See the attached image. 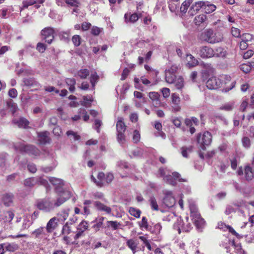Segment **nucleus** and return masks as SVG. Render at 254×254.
<instances>
[{"instance_id": "e2e57ef3", "label": "nucleus", "mask_w": 254, "mask_h": 254, "mask_svg": "<svg viewBox=\"0 0 254 254\" xmlns=\"http://www.w3.org/2000/svg\"><path fill=\"white\" fill-rule=\"evenodd\" d=\"M134 96L136 98V99L141 100L142 103L146 102V99L144 97H143V95L142 93L135 91L134 92Z\"/></svg>"}, {"instance_id": "f704fd0d", "label": "nucleus", "mask_w": 254, "mask_h": 254, "mask_svg": "<svg viewBox=\"0 0 254 254\" xmlns=\"http://www.w3.org/2000/svg\"><path fill=\"white\" fill-rule=\"evenodd\" d=\"M187 65L189 67H193L198 64V61L191 55H188L187 56Z\"/></svg>"}, {"instance_id": "c85d7f7f", "label": "nucleus", "mask_w": 254, "mask_h": 254, "mask_svg": "<svg viewBox=\"0 0 254 254\" xmlns=\"http://www.w3.org/2000/svg\"><path fill=\"white\" fill-rule=\"evenodd\" d=\"M245 177L247 181H250L254 177L253 168L250 166L245 167Z\"/></svg>"}, {"instance_id": "f8f14e48", "label": "nucleus", "mask_w": 254, "mask_h": 254, "mask_svg": "<svg viewBox=\"0 0 254 254\" xmlns=\"http://www.w3.org/2000/svg\"><path fill=\"white\" fill-rule=\"evenodd\" d=\"M54 33V29L50 27L44 28L41 32L43 38L45 40V42H47L48 44H51L53 40Z\"/></svg>"}, {"instance_id": "1a4fd4ad", "label": "nucleus", "mask_w": 254, "mask_h": 254, "mask_svg": "<svg viewBox=\"0 0 254 254\" xmlns=\"http://www.w3.org/2000/svg\"><path fill=\"white\" fill-rule=\"evenodd\" d=\"M14 216V213L11 211H8L4 212L2 216L0 221L1 225L5 229H8L9 225L11 224V221Z\"/></svg>"}, {"instance_id": "052dcab7", "label": "nucleus", "mask_w": 254, "mask_h": 254, "mask_svg": "<svg viewBox=\"0 0 254 254\" xmlns=\"http://www.w3.org/2000/svg\"><path fill=\"white\" fill-rule=\"evenodd\" d=\"M253 39L252 35L249 33H245L242 36V41L248 43V42L251 41Z\"/></svg>"}, {"instance_id": "4468645a", "label": "nucleus", "mask_w": 254, "mask_h": 254, "mask_svg": "<svg viewBox=\"0 0 254 254\" xmlns=\"http://www.w3.org/2000/svg\"><path fill=\"white\" fill-rule=\"evenodd\" d=\"M172 108L174 111L178 112L181 110V100L179 95L177 93H172L171 95Z\"/></svg>"}, {"instance_id": "a878e982", "label": "nucleus", "mask_w": 254, "mask_h": 254, "mask_svg": "<svg viewBox=\"0 0 254 254\" xmlns=\"http://www.w3.org/2000/svg\"><path fill=\"white\" fill-rule=\"evenodd\" d=\"M203 9L206 13L209 14L214 11L216 9V6L208 1H204Z\"/></svg>"}, {"instance_id": "de8ad7c7", "label": "nucleus", "mask_w": 254, "mask_h": 254, "mask_svg": "<svg viewBox=\"0 0 254 254\" xmlns=\"http://www.w3.org/2000/svg\"><path fill=\"white\" fill-rule=\"evenodd\" d=\"M149 202L151 207L153 210L158 211L159 210L158 205L156 199L154 196H151L149 200Z\"/></svg>"}, {"instance_id": "f257e3e1", "label": "nucleus", "mask_w": 254, "mask_h": 254, "mask_svg": "<svg viewBox=\"0 0 254 254\" xmlns=\"http://www.w3.org/2000/svg\"><path fill=\"white\" fill-rule=\"evenodd\" d=\"M166 170L163 168H160L159 170V174L161 176L164 177V180L167 183L172 186H175L177 182H185L186 180L181 178L180 175L177 172H173L172 175L166 174Z\"/></svg>"}, {"instance_id": "5701e85b", "label": "nucleus", "mask_w": 254, "mask_h": 254, "mask_svg": "<svg viewBox=\"0 0 254 254\" xmlns=\"http://www.w3.org/2000/svg\"><path fill=\"white\" fill-rule=\"evenodd\" d=\"M125 19L127 23H133L138 19V16L136 13H127L125 14Z\"/></svg>"}, {"instance_id": "393cba45", "label": "nucleus", "mask_w": 254, "mask_h": 254, "mask_svg": "<svg viewBox=\"0 0 254 254\" xmlns=\"http://www.w3.org/2000/svg\"><path fill=\"white\" fill-rule=\"evenodd\" d=\"M48 132L47 131L39 133L38 140L41 144H46L49 143L50 138L48 136Z\"/></svg>"}, {"instance_id": "72a5a7b5", "label": "nucleus", "mask_w": 254, "mask_h": 254, "mask_svg": "<svg viewBox=\"0 0 254 254\" xmlns=\"http://www.w3.org/2000/svg\"><path fill=\"white\" fill-rule=\"evenodd\" d=\"M92 203V201L90 200H85L83 202V212L82 214L84 215H88L90 214V206Z\"/></svg>"}, {"instance_id": "37998d69", "label": "nucleus", "mask_w": 254, "mask_h": 254, "mask_svg": "<svg viewBox=\"0 0 254 254\" xmlns=\"http://www.w3.org/2000/svg\"><path fill=\"white\" fill-rule=\"evenodd\" d=\"M45 0H27L23 1V8H27L28 6L32 5L34 3H42Z\"/></svg>"}, {"instance_id": "603ef678", "label": "nucleus", "mask_w": 254, "mask_h": 254, "mask_svg": "<svg viewBox=\"0 0 254 254\" xmlns=\"http://www.w3.org/2000/svg\"><path fill=\"white\" fill-rule=\"evenodd\" d=\"M77 74L80 78L85 79L89 75V71L87 69H81L77 72Z\"/></svg>"}, {"instance_id": "e433bc0d", "label": "nucleus", "mask_w": 254, "mask_h": 254, "mask_svg": "<svg viewBox=\"0 0 254 254\" xmlns=\"http://www.w3.org/2000/svg\"><path fill=\"white\" fill-rule=\"evenodd\" d=\"M137 243L133 239H129L127 242V245L132 251L133 254L137 251Z\"/></svg>"}, {"instance_id": "a19ab883", "label": "nucleus", "mask_w": 254, "mask_h": 254, "mask_svg": "<svg viewBox=\"0 0 254 254\" xmlns=\"http://www.w3.org/2000/svg\"><path fill=\"white\" fill-rule=\"evenodd\" d=\"M190 217H191L192 219L196 218V217H197L200 215L195 204H190Z\"/></svg>"}, {"instance_id": "6e6552de", "label": "nucleus", "mask_w": 254, "mask_h": 254, "mask_svg": "<svg viewBox=\"0 0 254 254\" xmlns=\"http://www.w3.org/2000/svg\"><path fill=\"white\" fill-rule=\"evenodd\" d=\"M197 53L202 59L211 58L215 56L214 50L209 46H201L198 48Z\"/></svg>"}, {"instance_id": "09e8293b", "label": "nucleus", "mask_w": 254, "mask_h": 254, "mask_svg": "<svg viewBox=\"0 0 254 254\" xmlns=\"http://www.w3.org/2000/svg\"><path fill=\"white\" fill-rule=\"evenodd\" d=\"M192 2V0H186L184 1L181 5L180 7V10L181 12L185 13L189 6Z\"/></svg>"}, {"instance_id": "bf43d9fd", "label": "nucleus", "mask_w": 254, "mask_h": 254, "mask_svg": "<svg viewBox=\"0 0 254 254\" xmlns=\"http://www.w3.org/2000/svg\"><path fill=\"white\" fill-rule=\"evenodd\" d=\"M182 154L185 157H188V153L191 152L192 147L189 146L188 147H183L182 148Z\"/></svg>"}, {"instance_id": "4d7b16f0", "label": "nucleus", "mask_w": 254, "mask_h": 254, "mask_svg": "<svg viewBox=\"0 0 254 254\" xmlns=\"http://www.w3.org/2000/svg\"><path fill=\"white\" fill-rule=\"evenodd\" d=\"M69 225L68 223H65L63 226L62 229V233L63 234L67 235L71 232V228Z\"/></svg>"}, {"instance_id": "c756f323", "label": "nucleus", "mask_w": 254, "mask_h": 254, "mask_svg": "<svg viewBox=\"0 0 254 254\" xmlns=\"http://www.w3.org/2000/svg\"><path fill=\"white\" fill-rule=\"evenodd\" d=\"M192 220L198 229H202L205 225V221L204 219L201 217L200 215Z\"/></svg>"}, {"instance_id": "69168bd1", "label": "nucleus", "mask_w": 254, "mask_h": 254, "mask_svg": "<svg viewBox=\"0 0 254 254\" xmlns=\"http://www.w3.org/2000/svg\"><path fill=\"white\" fill-rule=\"evenodd\" d=\"M6 154L0 155V167H4L6 165Z\"/></svg>"}, {"instance_id": "2f4dec72", "label": "nucleus", "mask_w": 254, "mask_h": 254, "mask_svg": "<svg viewBox=\"0 0 254 254\" xmlns=\"http://www.w3.org/2000/svg\"><path fill=\"white\" fill-rule=\"evenodd\" d=\"M4 244V248L5 250L6 251L9 252H14L18 250V246L17 244L12 243H3Z\"/></svg>"}, {"instance_id": "5fc2aeb1", "label": "nucleus", "mask_w": 254, "mask_h": 254, "mask_svg": "<svg viewBox=\"0 0 254 254\" xmlns=\"http://www.w3.org/2000/svg\"><path fill=\"white\" fill-rule=\"evenodd\" d=\"M105 219V217L101 216L96 219L97 223L93 225L94 228H95L96 231L99 230V229L102 227Z\"/></svg>"}, {"instance_id": "58836bf2", "label": "nucleus", "mask_w": 254, "mask_h": 254, "mask_svg": "<svg viewBox=\"0 0 254 254\" xmlns=\"http://www.w3.org/2000/svg\"><path fill=\"white\" fill-rule=\"evenodd\" d=\"M121 226V224L117 221H108L107 222V226L110 228L113 231L117 230Z\"/></svg>"}, {"instance_id": "79ce46f5", "label": "nucleus", "mask_w": 254, "mask_h": 254, "mask_svg": "<svg viewBox=\"0 0 254 254\" xmlns=\"http://www.w3.org/2000/svg\"><path fill=\"white\" fill-rule=\"evenodd\" d=\"M66 84L69 86V90L72 92L75 90V80L72 78H67L65 79Z\"/></svg>"}, {"instance_id": "7c9ffc66", "label": "nucleus", "mask_w": 254, "mask_h": 254, "mask_svg": "<svg viewBox=\"0 0 254 254\" xmlns=\"http://www.w3.org/2000/svg\"><path fill=\"white\" fill-rule=\"evenodd\" d=\"M69 209L63 210L58 214V220L60 222H64L68 217Z\"/></svg>"}, {"instance_id": "39448f33", "label": "nucleus", "mask_w": 254, "mask_h": 254, "mask_svg": "<svg viewBox=\"0 0 254 254\" xmlns=\"http://www.w3.org/2000/svg\"><path fill=\"white\" fill-rule=\"evenodd\" d=\"M47 181L42 177H31L24 181V185L26 187L32 188L36 185H46Z\"/></svg>"}, {"instance_id": "412c9836", "label": "nucleus", "mask_w": 254, "mask_h": 254, "mask_svg": "<svg viewBox=\"0 0 254 254\" xmlns=\"http://www.w3.org/2000/svg\"><path fill=\"white\" fill-rule=\"evenodd\" d=\"M204 4H205L204 1H199L195 2L191 6L190 9V14L191 15H194L201 8L203 9Z\"/></svg>"}, {"instance_id": "f03ea898", "label": "nucleus", "mask_w": 254, "mask_h": 254, "mask_svg": "<svg viewBox=\"0 0 254 254\" xmlns=\"http://www.w3.org/2000/svg\"><path fill=\"white\" fill-rule=\"evenodd\" d=\"M201 38L210 44H215L221 41L222 37L219 33H214L212 30L207 29L201 34Z\"/></svg>"}, {"instance_id": "ddd939ff", "label": "nucleus", "mask_w": 254, "mask_h": 254, "mask_svg": "<svg viewBox=\"0 0 254 254\" xmlns=\"http://www.w3.org/2000/svg\"><path fill=\"white\" fill-rule=\"evenodd\" d=\"M222 84L221 80L216 77L210 78L206 82V85L209 89L215 90L220 87Z\"/></svg>"}, {"instance_id": "a211bd4d", "label": "nucleus", "mask_w": 254, "mask_h": 254, "mask_svg": "<svg viewBox=\"0 0 254 254\" xmlns=\"http://www.w3.org/2000/svg\"><path fill=\"white\" fill-rule=\"evenodd\" d=\"M94 206L95 208L99 211H104L108 214H111L112 212V208L102 203L99 201H96L94 202Z\"/></svg>"}, {"instance_id": "c03bdc74", "label": "nucleus", "mask_w": 254, "mask_h": 254, "mask_svg": "<svg viewBox=\"0 0 254 254\" xmlns=\"http://www.w3.org/2000/svg\"><path fill=\"white\" fill-rule=\"evenodd\" d=\"M234 107V103L233 102H229L224 104L220 107V109L226 111H232Z\"/></svg>"}, {"instance_id": "2eb2a0df", "label": "nucleus", "mask_w": 254, "mask_h": 254, "mask_svg": "<svg viewBox=\"0 0 254 254\" xmlns=\"http://www.w3.org/2000/svg\"><path fill=\"white\" fill-rule=\"evenodd\" d=\"M177 69V67L173 66L171 69L166 70L165 72L166 81L168 83H173L174 82L176 76L175 74V71Z\"/></svg>"}, {"instance_id": "6e6d98bb", "label": "nucleus", "mask_w": 254, "mask_h": 254, "mask_svg": "<svg viewBox=\"0 0 254 254\" xmlns=\"http://www.w3.org/2000/svg\"><path fill=\"white\" fill-rule=\"evenodd\" d=\"M129 212L130 215L136 218H139L141 214V211L139 209L134 207H130L129 209Z\"/></svg>"}, {"instance_id": "b1692460", "label": "nucleus", "mask_w": 254, "mask_h": 254, "mask_svg": "<svg viewBox=\"0 0 254 254\" xmlns=\"http://www.w3.org/2000/svg\"><path fill=\"white\" fill-rule=\"evenodd\" d=\"M13 124L19 127L25 128L28 126L29 122L24 118H20L19 119H14L12 121Z\"/></svg>"}, {"instance_id": "864d4df0", "label": "nucleus", "mask_w": 254, "mask_h": 254, "mask_svg": "<svg viewBox=\"0 0 254 254\" xmlns=\"http://www.w3.org/2000/svg\"><path fill=\"white\" fill-rule=\"evenodd\" d=\"M105 175L103 173H99L97 176L99 181L97 182V185L100 187L103 186L105 184Z\"/></svg>"}, {"instance_id": "49530a36", "label": "nucleus", "mask_w": 254, "mask_h": 254, "mask_svg": "<svg viewBox=\"0 0 254 254\" xmlns=\"http://www.w3.org/2000/svg\"><path fill=\"white\" fill-rule=\"evenodd\" d=\"M206 20V16L201 14L196 16L194 18V22L196 25H199Z\"/></svg>"}, {"instance_id": "20e7f679", "label": "nucleus", "mask_w": 254, "mask_h": 254, "mask_svg": "<svg viewBox=\"0 0 254 254\" xmlns=\"http://www.w3.org/2000/svg\"><path fill=\"white\" fill-rule=\"evenodd\" d=\"M37 208L44 212H50L54 209V201L50 198L39 200L37 201Z\"/></svg>"}, {"instance_id": "cd10ccee", "label": "nucleus", "mask_w": 254, "mask_h": 254, "mask_svg": "<svg viewBox=\"0 0 254 254\" xmlns=\"http://www.w3.org/2000/svg\"><path fill=\"white\" fill-rule=\"evenodd\" d=\"M50 183L54 186H56L57 191H60L59 189L64 185V182L62 180L54 177H50L49 179Z\"/></svg>"}, {"instance_id": "0e129e2a", "label": "nucleus", "mask_w": 254, "mask_h": 254, "mask_svg": "<svg viewBox=\"0 0 254 254\" xmlns=\"http://www.w3.org/2000/svg\"><path fill=\"white\" fill-rule=\"evenodd\" d=\"M139 226L141 228H144L146 230L148 229V224L147 219L145 217H143L141 222L139 223Z\"/></svg>"}, {"instance_id": "f3484780", "label": "nucleus", "mask_w": 254, "mask_h": 254, "mask_svg": "<svg viewBox=\"0 0 254 254\" xmlns=\"http://www.w3.org/2000/svg\"><path fill=\"white\" fill-rule=\"evenodd\" d=\"M229 252H230V254H245L244 251L242 249L241 244L236 243L234 241L232 242Z\"/></svg>"}, {"instance_id": "13d9d810", "label": "nucleus", "mask_w": 254, "mask_h": 254, "mask_svg": "<svg viewBox=\"0 0 254 254\" xmlns=\"http://www.w3.org/2000/svg\"><path fill=\"white\" fill-rule=\"evenodd\" d=\"M66 135L70 137H72L74 140H78L80 139V136L77 133L72 130H68L66 133Z\"/></svg>"}, {"instance_id": "4be33fe9", "label": "nucleus", "mask_w": 254, "mask_h": 254, "mask_svg": "<svg viewBox=\"0 0 254 254\" xmlns=\"http://www.w3.org/2000/svg\"><path fill=\"white\" fill-rule=\"evenodd\" d=\"M57 218L56 217L51 218L47 224L46 230L49 233L53 232L57 226Z\"/></svg>"}, {"instance_id": "0eeeda50", "label": "nucleus", "mask_w": 254, "mask_h": 254, "mask_svg": "<svg viewBox=\"0 0 254 254\" xmlns=\"http://www.w3.org/2000/svg\"><path fill=\"white\" fill-rule=\"evenodd\" d=\"M164 197L162 200V206L167 208H171L176 203V200L173 195L172 192L169 190L164 191Z\"/></svg>"}, {"instance_id": "6ab92c4d", "label": "nucleus", "mask_w": 254, "mask_h": 254, "mask_svg": "<svg viewBox=\"0 0 254 254\" xmlns=\"http://www.w3.org/2000/svg\"><path fill=\"white\" fill-rule=\"evenodd\" d=\"M23 82L25 85L33 87L35 89H37L41 87L38 82L33 78H25L23 80Z\"/></svg>"}, {"instance_id": "423d86ee", "label": "nucleus", "mask_w": 254, "mask_h": 254, "mask_svg": "<svg viewBox=\"0 0 254 254\" xmlns=\"http://www.w3.org/2000/svg\"><path fill=\"white\" fill-rule=\"evenodd\" d=\"M188 220V217H186V222L181 219H178L177 222L174 225V229H176L179 234H180L182 231L189 232L191 229L192 226Z\"/></svg>"}, {"instance_id": "dca6fc26", "label": "nucleus", "mask_w": 254, "mask_h": 254, "mask_svg": "<svg viewBox=\"0 0 254 254\" xmlns=\"http://www.w3.org/2000/svg\"><path fill=\"white\" fill-rule=\"evenodd\" d=\"M56 3L59 6H63L65 3L68 6L77 7L80 5L79 0H56Z\"/></svg>"}, {"instance_id": "4c0bfd02", "label": "nucleus", "mask_w": 254, "mask_h": 254, "mask_svg": "<svg viewBox=\"0 0 254 254\" xmlns=\"http://www.w3.org/2000/svg\"><path fill=\"white\" fill-rule=\"evenodd\" d=\"M214 50L215 54L214 57L225 58L227 55L226 51L222 47H218Z\"/></svg>"}, {"instance_id": "c9c22d12", "label": "nucleus", "mask_w": 254, "mask_h": 254, "mask_svg": "<svg viewBox=\"0 0 254 254\" xmlns=\"http://www.w3.org/2000/svg\"><path fill=\"white\" fill-rule=\"evenodd\" d=\"M32 224V222L30 220V218L28 217L27 216L24 217L21 223L20 230L23 231L28 229Z\"/></svg>"}, {"instance_id": "3c124183", "label": "nucleus", "mask_w": 254, "mask_h": 254, "mask_svg": "<svg viewBox=\"0 0 254 254\" xmlns=\"http://www.w3.org/2000/svg\"><path fill=\"white\" fill-rule=\"evenodd\" d=\"M7 106L10 111L13 114L17 110V106L16 103H14L12 100H10L7 102Z\"/></svg>"}, {"instance_id": "9d476101", "label": "nucleus", "mask_w": 254, "mask_h": 254, "mask_svg": "<svg viewBox=\"0 0 254 254\" xmlns=\"http://www.w3.org/2000/svg\"><path fill=\"white\" fill-rule=\"evenodd\" d=\"M71 196V194L68 191H64L59 193L56 200H53L54 207H57L61 206Z\"/></svg>"}, {"instance_id": "338daca9", "label": "nucleus", "mask_w": 254, "mask_h": 254, "mask_svg": "<svg viewBox=\"0 0 254 254\" xmlns=\"http://www.w3.org/2000/svg\"><path fill=\"white\" fill-rule=\"evenodd\" d=\"M70 36V30H67L65 32L62 31L60 33V36L64 41H67Z\"/></svg>"}, {"instance_id": "473e14b6", "label": "nucleus", "mask_w": 254, "mask_h": 254, "mask_svg": "<svg viewBox=\"0 0 254 254\" xmlns=\"http://www.w3.org/2000/svg\"><path fill=\"white\" fill-rule=\"evenodd\" d=\"M44 230V227H39L32 232V235L37 238H43L45 236Z\"/></svg>"}, {"instance_id": "7ed1b4c3", "label": "nucleus", "mask_w": 254, "mask_h": 254, "mask_svg": "<svg viewBox=\"0 0 254 254\" xmlns=\"http://www.w3.org/2000/svg\"><path fill=\"white\" fill-rule=\"evenodd\" d=\"M16 150L21 152H25L29 155L37 157L40 155L39 150L33 145H26L24 143H17L15 145Z\"/></svg>"}, {"instance_id": "ea45409f", "label": "nucleus", "mask_w": 254, "mask_h": 254, "mask_svg": "<svg viewBox=\"0 0 254 254\" xmlns=\"http://www.w3.org/2000/svg\"><path fill=\"white\" fill-rule=\"evenodd\" d=\"M190 217H191L192 219L196 218V217H197L200 215L195 204H190Z\"/></svg>"}, {"instance_id": "a18cd8bd", "label": "nucleus", "mask_w": 254, "mask_h": 254, "mask_svg": "<svg viewBox=\"0 0 254 254\" xmlns=\"http://www.w3.org/2000/svg\"><path fill=\"white\" fill-rule=\"evenodd\" d=\"M173 83L177 89H181L184 87V79L182 77L179 76L177 78H176Z\"/></svg>"}, {"instance_id": "9b49d317", "label": "nucleus", "mask_w": 254, "mask_h": 254, "mask_svg": "<svg viewBox=\"0 0 254 254\" xmlns=\"http://www.w3.org/2000/svg\"><path fill=\"white\" fill-rule=\"evenodd\" d=\"M212 135L208 131L204 132L202 135L200 134L197 137L198 143L201 144V148L204 149L205 146L209 145L211 142Z\"/></svg>"}, {"instance_id": "aec40b11", "label": "nucleus", "mask_w": 254, "mask_h": 254, "mask_svg": "<svg viewBox=\"0 0 254 254\" xmlns=\"http://www.w3.org/2000/svg\"><path fill=\"white\" fill-rule=\"evenodd\" d=\"M13 198V194L10 193L3 194L1 198L3 204L6 206H10L12 204Z\"/></svg>"}, {"instance_id": "680f3d73", "label": "nucleus", "mask_w": 254, "mask_h": 254, "mask_svg": "<svg viewBox=\"0 0 254 254\" xmlns=\"http://www.w3.org/2000/svg\"><path fill=\"white\" fill-rule=\"evenodd\" d=\"M176 219V215L173 213H170L166 216H164L163 218V220L164 221L170 222L173 221Z\"/></svg>"}, {"instance_id": "bb28decb", "label": "nucleus", "mask_w": 254, "mask_h": 254, "mask_svg": "<svg viewBox=\"0 0 254 254\" xmlns=\"http://www.w3.org/2000/svg\"><path fill=\"white\" fill-rule=\"evenodd\" d=\"M116 128L118 133L124 132L126 126L123 121V118L122 117L118 118V121L116 124Z\"/></svg>"}, {"instance_id": "774afa93", "label": "nucleus", "mask_w": 254, "mask_h": 254, "mask_svg": "<svg viewBox=\"0 0 254 254\" xmlns=\"http://www.w3.org/2000/svg\"><path fill=\"white\" fill-rule=\"evenodd\" d=\"M185 244L183 242L179 244V254H187V251L185 249Z\"/></svg>"}, {"instance_id": "8fccbe9b", "label": "nucleus", "mask_w": 254, "mask_h": 254, "mask_svg": "<svg viewBox=\"0 0 254 254\" xmlns=\"http://www.w3.org/2000/svg\"><path fill=\"white\" fill-rule=\"evenodd\" d=\"M88 228V224L87 221L82 220L77 226V231H80L83 232H85Z\"/></svg>"}]
</instances>
